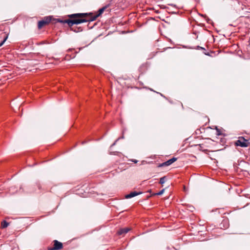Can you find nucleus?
Listing matches in <instances>:
<instances>
[{
	"label": "nucleus",
	"instance_id": "9d476101",
	"mask_svg": "<svg viewBox=\"0 0 250 250\" xmlns=\"http://www.w3.org/2000/svg\"><path fill=\"white\" fill-rule=\"evenodd\" d=\"M47 24V21L45 22L43 20L40 21L38 22V28L41 29L44 25Z\"/></svg>",
	"mask_w": 250,
	"mask_h": 250
},
{
	"label": "nucleus",
	"instance_id": "f257e3e1",
	"mask_svg": "<svg viewBox=\"0 0 250 250\" xmlns=\"http://www.w3.org/2000/svg\"><path fill=\"white\" fill-rule=\"evenodd\" d=\"M110 4H108L104 6L102 8L100 9L98 11V13L95 15L93 16L92 13H89V15L90 16V21H95L98 17H99L104 12V11L109 6Z\"/></svg>",
	"mask_w": 250,
	"mask_h": 250
},
{
	"label": "nucleus",
	"instance_id": "ddd939ff",
	"mask_svg": "<svg viewBox=\"0 0 250 250\" xmlns=\"http://www.w3.org/2000/svg\"><path fill=\"white\" fill-rule=\"evenodd\" d=\"M165 177H163L160 179V183L161 184H163L165 182Z\"/></svg>",
	"mask_w": 250,
	"mask_h": 250
},
{
	"label": "nucleus",
	"instance_id": "39448f33",
	"mask_svg": "<svg viewBox=\"0 0 250 250\" xmlns=\"http://www.w3.org/2000/svg\"><path fill=\"white\" fill-rule=\"evenodd\" d=\"M142 194V192H137V191H132L129 194H126L125 196V198L129 199L132 197H134L137 195H139Z\"/></svg>",
	"mask_w": 250,
	"mask_h": 250
},
{
	"label": "nucleus",
	"instance_id": "20e7f679",
	"mask_svg": "<svg viewBox=\"0 0 250 250\" xmlns=\"http://www.w3.org/2000/svg\"><path fill=\"white\" fill-rule=\"evenodd\" d=\"M62 248V243L57 240L54 241V247L50 250H59Z\"/></svg>",
	"mask_w": 250,
	"mask_h": 250
},
{
	"label": "nucleus",
	"instance_id": "dca6fc26",
	"mask_svg": "<svg viewBox=\"0 0 250 250\" xmlns=\"http://www.w3.org/2000/svg\"><path fill=\"white\" fill-rule=\"evenodd\" d=\"M216 131H217L216 134L217 135H221V132H220V130L217 128V127H216Z\"/></svg>",
	"mask_w": 250,
	"mask_h": 250
},
{
	"label": "nucleus",
	"instance_id": "6e6552de",
	"mask_svg": "<svg viewBox=\"0 0 250 250\" xmlns=\"http://www.w3.org/2000/svg\"><path fill=\"white\" fill-rule=\"evenodd\" d=\"M86 15V13H77L70 15L69 17L71 18L83 17Z\"/></svg>",
	"mask_w": 250,
	"mask_h": 250
},
{
	"label": "nucleus",
	"instance_id": "f3484780",
	"mask_svg": "<svg viewBox=\"0 0 250 250\" xmlns=\"http://www.w3.org/2000/svg\"><path fill=\"white\" fill-rule=\"evenodd\" d=\"M120 139V138H118V139H117L115 141V142H114V143L111 145V146H115V145L116 144L117 142H118Z\"/></svg>",
	"mask_w": 250,
	"mask_h": 250
},
{
	"label": "nucleus",
	"instance_id": "aec40b11",
	"mask_svg": "<svg viewBox=\"0 0 250 250\" xmlns=\"http://www.w3.org/2000/svg\"><path fill=\"white\" fill-rule=\"evenodd\" d=\"M121 139H124V135H123L121 137H119Z\"/></svg>",
	"mask_w": 250,
	"mask_h": 250
},
{
	"label": "nucleus",
	"instance_id": "6ab92c4d",
	"mask_svg": "<svg viewBox=\"0 0 250 250\" xmlns=\"http://www.w3.org/2000/svg\"><path fill=\"white\" fill-rule=\"evenodd\" d=\"M169 5L172 6H175V5L173 4H169Z\"/></svg>",
	"mask_w": 250,
	"mask_h": 250
},
{
	"label": "nucleus",
	"instance_id": "4468645a",
	"mask_svg": "<svg viewBox=\"0 0 250 250\" xmlns=\"http://www.w3.org/2000/svg\"><path fill=\"white\" fill-rule=\"evenodd\" d=\"M45 22H47V24L48 23L50 22V21H51V18H49V17H46L44 20H43Z\"/></svg>",
	"mask_w": 250,
	"mask_h": 250
},
{
	"label": "nucleus",
	"instance_id": "7ed1b4c3",
	"mask_svg": "<svg viewBox=\"0 0 250 250\" xmlns=\"http://www.w3.org/2000/svg\"><path fill=\"white\" fill-rule=\"evenodd\" d=\"M177 158L173 157L172 158L167 161L166 162L160 164L159 167H165V166H168L171 165L174 162H175L177 160Z\"/></svg>",
	"mask_w": 250,
	"mask_h": 250
},
{
	"label": "nucleus",
	"instance_id": "a211bd4d",
	"mask_svg": "<svg viewBox=\"0 0 250 250\" xmlns=\"http://www.w3.org/2000/svg\"><path fill=\"white\" fill-rule=\"evenodd\" d=\"M133 162L135 163H137L138 161L136 160H133L132 161Z\"/></svg>",
	"mask_w": 250,
	"mask_h": 250
},
{
	"label": "nucleus",
	"instance_id": "f8f14e48",
	"mask_svg": "<svg viewBox=\"0 0 250 250\" xmlns=\"http://www.w3.org/2000/svg\"><path fill=\"white\" fill-rule=\"evenodd\" d=\"M165 191V189H162L161 190H160L159 192L155 193L152 194V195H161L164 193Z\"/></svg>",
	"mask_w": 250,
	"mask_h": 250
},
{
	"label": "nucleus",
	"instance_id": "1a4fd4ad",
	"mask_svg": "<svg viewBox=\"0 0 250 250\" xmlns=\"http://www.w3.org/2000/svg\"><path fill=\"white\" fill-rule=\"evenodd\" d=\"M129 229H130L127 228L121 229L118 231V234L119 235H122V234H126V233H127L129 231Z\"/></svg>",
	"mask_w": 250,
	"mask_h": 250
},
{
	"label": "nucleus",
	"instance_id": "412c9836",
	"mask_svg": "<svg viewBox=\"0 0 250 250\" xmlns=\"http://www.w3.org/2000/svg\"><path fill=\"white\" fill-rule=\"evenodd\" d=\"M197 48H198V49H200V47H200V46H197Z\"/></svg>",
	"mask_w": 250,
	"mask_h": 250
},
{
	"label": "nucleus",
	"instance_id": "2eb2a0df",
	"mask_svg": "<svg viewBox=\"0 0 250 250\" xmlns=\"http://www.w3.org/2000/svg\"><path fill=\"white\" fill-rule=\"evenodd\" d=\"M7 39V36L5 37L4 38V39L0 42V47L1 46L4 44V43L6 41Z\"/></svg>",
	"mask_w": 250,
	"mask_h": 250
},
{
	"label": "nucleus",
	"instance_id": "9b49d317",
	"mask_svg": "<svg viewBox=\"0 0 250 250\" xmlns=\"http://www.w3.org/2000/svg\"><path fill=\"white\" fill-rule=\"evenodd\" d=\"M9 224L6 221H3L1 222V228L2 229L6 228L8 227Z\"/></svg>",
	"mask_w": 250,
	"mask_h": 250
},
{
	"label": "nucleus",
	"instance_id": "423d86ee",
	"mask_svg": "<svg viewBox=\"0 0 250 250\" xmlns=\"http://www.w3.org/2000/svg\"><path fill=\"white\" fill-rule=\"evenodd\" d=\"M73 21H74V24H80V23H83V22H88V21H90V19H73Z\"/></svg>",
	"mask_w": 250,
	"mask_h": 250
},
{
	"label": "nucleus",
	"instance_id": "f03ea898",
	"mask_svg": "<svg viewBox=\"0 0 250 250\" xmlns=\"http://www.w3.org/2000/svg\"><path fill=\"white\" fill-rule=\"evenodd\" d=\"M235 145L241 147H247L248 146L249 143L247 140L242 137L236 141Z\"/></svg>",
	"mask_w": 250,
	"mask_h": 250
},
{
	"label": "nucleus",
	"instance_id": "4be33fe9",
	"mask_svg": "<svg viewBox=\"0 0 250 250\" xmlns=\"http://www.w3.org/2000/svg\"><path fill=\"white\" fill-rule=\"evenodd\" d=\"M200 49H204V50L205 49V48L204 47H200Z\"/></svg>",
	"mask_w": 250,
	"mask_h": 250
},
{
	"label": "nucleus",
	"instance_id": "0eeeda50",
	"mask_svg": "<svg viewBox=\"0 0 250 250\" xmlns=\"http://www.w3.org/2000/svg\"><path fill=\"white\" fill-rule=\"evenodd\" d=\"M58 21L61 23H67L69 27H71L74 24L73 19H72V20L68 19V20H65L64 21H62V20H58Z\"/></svg>",
	"mask_w": 250,
	"mask_h": 250
}]
</instances>
